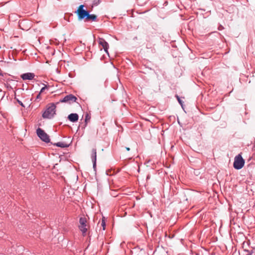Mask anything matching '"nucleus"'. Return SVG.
<instances>
[{
    "label": "nucleus",
    "instance_id": "obj_1",
    "mask_svg": "<svg viewBox=\"0 0 255 255\" xmlns=\"http://www.w3.org/2000/svg\"><path fill=\"white\" fill-rule=\"evenodd\" d=\"M84 7V4H81L75 12L78 16V20H84L86 22L97 21V16L94 14H90V11L85 9Z\"/></svg>",
    "mask_w": 255,
    "mask_h": 255
},
{
    "label": "nucleus",
    "instance_id": "obj_2",
    "mask_svg": "<svg viewBox=\"0 0 255 255\" xmlns=\"http://www.w3.org/2000/svg\"><path fill=\"white\" fill-rule=\"evenodd\" d=\"M56 106L54 103L48 104L46 107V109L42 113V118L47 119H51L53 118L54 115L56 114Z\"/></svg>",
    "mask_w": 255,
    "mask_h": 255
},
{
    "label": "nucleus",
    "instance_id": "obj_3",
    "mask_svg": "<svg viewBox=\"0 0 255 255\" xmlns=\"http://www.w3.org/2000/svg\"><path fill=\"white\" fill-rule=\"evenodd\" d=\"M78 228L82 232L83 236H85L89 228V225L87 224V220L86 217H82L80 218Z\"/></svg>",
    "mask_w": 255,
    "mask_h": 255
},
{
    "label": "nucleus",
    "instance_id": "obj_4",
    "mask_svg": "<svg viewBox=\"0 0 255 255\" xmlns=\"http://www.w3.org/2000/svg\"><path fill=\"white\" fill-rule=\"evenodd\" d=\"M36 133L39 138L45 143L50 142L49 136L41 128L36 129Z\"/></svg>",
    "mask_w": 255,
    "mask_h": 255
},
{
    "label": "nucleus",
    "instance_id": "obj_5",
    "mask_svg": "<svg viewBox=\"0 0 255 255\" xmlns=\"http://www.w3.org/2000/svg\"><path fill=\"white\" fill-rule=\"evenodd\" d=\"M245 164V160L240 154L235 157L234 167L236 169H241Z\"/></svg>",
    "mask_w": 255,
    "mask_h": 255
},
{
    "label": "nucleus",
    "instance_id": "obj_6",
    "mask_svg": "<svg viewBox=\"0 0 255 255\" xmlns=\"http://www.w3.org/2000/svg\"><path fill=\"white\" fill-rule=\"evenodd\" d=\"M77 98L73 94H69L65 96L63 99L60 100L59 102L57 103H66L71 104L73 103L76 102Z\"/></svg>",
    "mask_w": 255,
    "mask_h": 255
},
{
    "label": "nucleus",
    "instance_id": "obj_7",
    "mask_svg": "<svg viewBox=\"0 0 255 255\" xmlns=\"http://www.w3.org/2000/svg\"><path fill=\"white\" fill-rule=\"evenodd\" d=\"M98 43L100 45L102 46L105 52L109 55L108 49L109 48V45L108 43L104 38L100 37L98 39Z\"/></svg>",
    "mask_w": 255,
    "mask_h": 255
},
{
    "label": "nucleus",
    "instance_id": "obj_8",
    "mask_svg": "<svg viewBox=\"0 0 255 255\" xmlns=\"http://www.w3.org/2000/svg\"><path fill=\"white\" fill-rule=\"evenodd\" d=\"M20 77L23 80H31L34 78L35 74L33 73L28 72L22 74Z\"/></svg>",
    "mask_w": 255,
    "mask_h": 255
},
{
    "label": "nucleus",
    "instance_id": "obj_9",
    "mask_svg": "<svg viewBox=\"0 0 255 255\" xmlns=\"http://www.w3.org/2000/svg\"><path fill=\"white\" fill-rule=\"evenodd\" d=\"M91 159L93 162V168H95L97 161V150L96 148H93L92 149Z\"/></svg>",
    "mask_w": 255,
    "mask_h": 255
},
{
    "label": "nucleus",
    "instance_id": "obj_10",
    "mask_svg": "<svg viewBox=\"0 0 255 255\" xmlns=\"http://www.w3.org/2000/svg\"><path fill=\"white\" fill-rule=\"evenodd\" d=\"M68 119L73 123H75L78 121L79 119V116L76 113H72L68 115Z\"/></svg>",
    "mask_w": 255,
    "mask_h": 255
},
{
    "label": "nucleus",
    "instance_id": "obj_11",
    "mask_svg": "<svg viewBox=\"0 0 255 255\" xmlns=\"http://www.w3.org/2000/svg\"><path fill=\"white\" fill-rule=\"evenodd\" d=\"M51 144H52L54 145H55L56 146L60 147L61 148L68 147L70 145V144H68V143H66L63 142H58L54 143H51Z\"/></svg>",
    "mask_w": 255,
    "mask_h": 255
},
{
    "label": "nucleus",
    "instance_id": "obj_12",
    "mask_svg": "<svg viewBox=\"0 0 255 255\" xmlns=\"http://www.w3.org/2000/svg\"><path fill=\"white\" fill-rule=\"evenodd\" d=\"M12 81H13L12 79H8L6 83H4V86L8 90H11L13 89L11 85L8 83V82Z\"/></svg>",
    "mask_w": 255,
    "mask_h": 255
},
{
    "label": "nucleus",
    "instance_id": "obj_13",
    "mask_svg": "<svg viewBox=\"0 0 255 255\" xmlns=\"http://www.w3.org/2000/svg\"><path fill=\"white\" fill-rule=\"evenodd\" d=\"M175 97L176 98V99L177 100V101H178V103H179V104L182 107V109H184V108H183V106H184L183 102L181 100V99L179 97V96L178 95H175Z\"/></svg>",
    "mask_w": 255,
    "mask_h": 255
},
{
    "label": "nucleus",
    "instance_id": "obj_14",
    "mask_svg": "<svg viewBox=\"0 0 255 255\" xmlns=\"http://www.w3.org/2000/svg\"><path fill=\"white\" fill-rule=\"evenodd\" d=\"M90 119H91L90 114L87 113L85 115V122L88 124V122L90 121Z\"/></svg>",
    "mask_w": 255,
    "mask_h": 255
},
{
    "label": "nucleus",
    "instance_id": "obj_15",
    "mask_svg": "<svg viewBox=\"0 0 255 255\" xmlns=\"http://www.w3.org/2000/svg\"><path fill=\"white\" fill-rule=\"evenodd\" d=\"M87 124H88L85 122L84 123V124H80L78 127V129H79L80 128H81L82 129H84L85 128L87 127Z\"/></svg>",
    "mask_w": 255,
    "mask_h": 255
},
{
    "label": "nucleus",
    "instance_id": "obj_16",
    "mask_svg": "<svg viewBox=\"0 0 255 255\" xmlns=\"http://www.w3.org/2000/svg\"><path fill=\"white\" fill-rule=\"evenodd\" d=\"M100 3L99 0H94L93 2L92 8H93L95 6L98 5Z\"/></svg>",
    "mask_w": 255,
    "mask_h": 255
},
{
    "label": "nucleus",
    "instance_id": "obj_17",
    "mask_svg": "<svg viewBox=\"0 0 255 255\" xmlns=\"http://www.w3.org/2000/svg\"><path fill=\"white\" fill-rule=\"evenodd\" d=\"M43 85L44 86L41 89V90L40 91V93H43L45 89H47L48 88V87H49V86L46 85L44 84H43Z\"/></svg>",
    "mask_w": 255,
    "mask_h": 255
},
{
    "label": "nucleus",
    "instance_id": "obj_18",
    "mask_svg": "<svg viewBox=\"0 0 255 255\" xmlns=\"http://www.w3.org/2000/svg\"><path fill=\"white\" fill-rule=\"evenodd\" d=\"M101 225L103 227V230H105L106 228V222L104 218L102 219Z\"/></svg>",
    "mask_w": 255,
    "mask_h": 255
},
{
    "label": "nucleus",
    "instance_id": "obj_19",
    "mask_svg": "<svg viewBox=\"0 0 255 255\" xmlns=\"http://www.w3.org/2000/svg\"><path fill=\"white\" fill-rule=\"evenodd\" d=\"M14 99L16 100V101L17 102V103L20 105L22 107H24V106L23 105V104L22 103V102L20 101H19L18 99H16V97L14 98Z\"/></svg>",
    "mask_w": 255,
    "mask_h": 255
},
{
    "label": "nucleus",
    "instance_id": "obj_20",
    "mask_svg": "<svg viewBox=\"0 0 255 255\" xmlns=\"http://www.w3.org/2000/svg\"><path fill=\"white\" fill-rule=\"evenodd\" d=\"M40 94H41V93L39 92V93L37 95V96L36 97V99H38L40 98Z\"/></svg>",
    "mask_w": 255,
    "mask_h": 255
},
{
    "label": "nucleus",
    "instance_id": "obj_21",
    "mask_svg": "<svg viewBox=\"0 0 255 255\" xmlns=\"http://www.w3.org/2000/svg\"><path fill=\"white\" fill-rule=\"evenodd\" d=\"M150 175H149V174H148V175H147V177H146V180H147L149 179H150Z\"/></svg>",
    "mask_w": 255,
    "mask_h": 255
},
{
    "label": "nucleus",
    "instance_id": "obj_22",
    "mask_svg": "<svg viewBox=\"0 0 255 255\" xmlns=\"http://www.w3.org/2000/svg\"><path fill=\"white\" fill-rule=\"evenodd\" d=\"M126 150H128V151H129L130 150V148L129 147H126Z\"/></svg>",
    "mask_w": 255,
    "mask_h": 255
},
{
    "label": "nucleus",
    "instance_id": "obj_23",
    "mask_svg": "<svg viewBox=\"0 0 255 255\" xmlns=\"http://www.w3.org/2000/svg\"><path fill=\"white\" fill-rule=\"evenodd\" d=\"M246 255H252V253H248Z\"/></svg>",
    "mask_w": 255,
    "mask_h": 255
},
{
    "label": "nucleus",
    "instance_id": "obj_24",
    "mask_svg": "<svg viewBox=\"0 0 255 255\" xmlns=\"http://www.w3.org/2000/svg\"><path fill=\"white\" fill-rule=\"evenodd\" d=\"M2 72L0 70V75H2Z\"/></svg>",
    "mask_w": 255,
    "mask_h": 255
},
{
    "label": "nucleus",
    "instance_id": "obj_25",
    "mask_svg": "<svg viewBox=\"0 0 255 255\" xmlns=\"http://www.w3.org/2000/svg\"><path fill=\"white\" fill-rule=\"evenodd\" d=\"M1 48V46H0V48Z\"/></svg>",
    "mask_w": 255,
    "mask_h": 255
}]
</instances>
